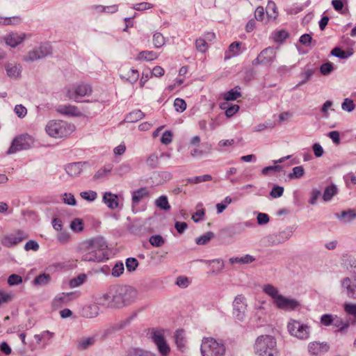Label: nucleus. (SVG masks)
Returning a JSON list of instances; mask_svg holds the SVG:
<instances>
[{
	"label": "nucleus",
	"instance_id": "nucleus-57",
	"mask_svg": "<svg viewBox=\"0 0 356 356\" xmlns=\"http://www.w3.org/2000/svg\"><path fill=\"white\" fill-rule=\"evenodd\" d=\"M293 232L291 228L286 229L284 230L282 232H280L277 235V237H279V243L285 241L288 239H289L292 236Z\"/></svg>",
	"mask_w": 356,
	"mask_h": 356
},
{
	"label": "nucleus",
	"instance_id": "nucleus-45",
	"mask_svg": "<svg viewBox=\"0 0 356 356\" xmlns=\"http://www.w3.org/2000/svg\"><path fill=\"white\" fill-rule=\"evenodd\" d=\"M95 337H88L86 339H83L79 341L77 348L79 350H86L88 347L92 346L95 343Z\"/></svg>",
	"mask_w": 356,
	"mask_h": 356
},
{
	"label": "nucleus",
	"instance_id": "nucleus-34",
	"mask_svg": "<svg viewBox=\"0 0 356 356\" xmlns=\"http://www.w3.org/2000/svg\"><path fill=\"white\" fill-rule=\"evenodd\" d=\"M254 258L250 255V254H245L243 257H231L229 259V262L231 264H250L254 261Z\"/></svg>",
	"mask_w": 356,
	"mask_h": 356
},
{
	"label": "nucleus",
	"instance_id": "nucleus-13",
	"mask_svg": "<svg viewBox=\"0 0 356 356\" xmlns=\"http://www.w3.org/2000/svg\"><path fill=\"white\" fill-rule=\"evenodd\" d=\"M152 339L154 343L156 345L159 353L163 356H167L169 354L170 349L168 344L164 339L162 333L159 331L153 332L152 334Z\"/></svg>",
	"mask_w": 356,
	"mask_h": 356
},
{
	"label": "nucleus",
	"instance_id": "nucleus-64",
	"mask_svg": "<svg viewBox=\"0 0 356 356\" xmlns=\"http://www.w3.org/2000/svg\"><path fill=\"white\" fill-rule=\"evenodd\" d=\"M116 173L120 175H122L128 173L131 170V166L129 164L123 163L115 169Z\"/></svg>",
	"mask_w": 356,
	"mask_h": 356
},
{
	"label": "nucleus",
	"instance_id": "nucleus-53",
	"mask_svg": "<svg viewBox=\"0 0 356 356\" xmlns=\"http://www.w3.org/2000/svg\"><path fill=\"white\" fill-rule=\"evenodd\" d=\"M153 43L156 48H160L165 44V38L160 33H156L153 35Z\"/></svg>",
	"mask_w": 356,
	"mask_h": 356
},
{
	"label": "nucleus",
	"instance_id": "nucleus-14",
	"mask_svg": "<svg viewBox=\"0 0 356 356\" xmlns=\"http://www.w3.org/2000/svg\"><path fill=\"white\" fill-rule=\"evenodd\" d=\"M26 35L24 33L10 32L3 37V40L6 45L11 48H15L20 44L26 38Z\"/></svg>",
	"mask_w": 356,
	"mask_h": 356
},
{
	"label": "nucleus",
	"instance_id": "nucleus-27",
	"mask_svg": "<svg viewBox=\"0 0 356 356\" xmlns=\"http://www.w3.org/2000/svg\"><path fill=\"white\" fill-rule=\"evenodd\" d=\"M331 54L341 59H347L353 54L352 49L343 51L340 47H336L331 51Z\"/></svg>",
	"mask_w": 356,
	"mask_h": 356
},
{
	"label": "nucleus",
	"instance_id": "nucleus-47",
	"mask_svg": "<svg viewBox=\"0 0 356 356\" xmlns=\"http://www.w3.org/2000/svg\"><path fill=\"white\" fill-rule=\"evenodd\" d=\"M305 175V170L302 166H296L292 169V172L289 175L291 179H300Z\"/></svg>",
	"mask_w": 356,
	"mask_h": 356
},
{
	"label": "nucleus",
	"instance_id": "nucleus-54",
	"mask_svg": "<svg viewBox=\"0 0 356 356\" xmlns=\"http://www.w3.org/2000/svg\"><path fill=\"white\" fill-rule=\"evenodd\" d=\"M174 107L176 111L182 113L186 108V103L182 99L176 98L174 101Z\"/></svg>",
	"mask_w": 356,
	"mask_h": 356
},
{
	"label": "nucleus",
	"instance_id": "nucleus-33",
	"mask_svg": "<svg viewBox=\"0 0 356 356\" xmlns=\"http://www.w3.org/2000/svg\"><path fill=\"white\" fill-rule=\"evenodd\" d=\"M145 116L140 110H135L130 112L125 118L124 120L127 122H136L141 120Z\"/></svg>",
	"mask_w": 356,
	"mask_h": 356
},
{
	"label": "nucleus",
	"instance_id": "nucleus-15",
	"mask_svg": "<svg viewBox=\"0 0 356 356\" xmlns=\"http://www.w3.org/2000/svg\"><path fill=\"white\" fill-rule=\"evenodd\" d=\"M330 347L327 343L313 341L308 344V351L313 355H321L327 353Z\"/></svg>",
	"mask_w": 356,
	"mask_h": 356
},
{
	"label": "nucleus",
	"instance_id": "nucleus-56",
	"mask_svg": "<svg viewBox=\"0 0 356 356\" xmlns=\"http://www.w3.org/2000/svg\"><path fill=\"white\" fill-rule=\"evenodd\" d=\"M355 107V106L353 101L349 98H346L341 104V108L348 112L353 111Z\"/></svg>",
	"mask_w": 356,
	"mask_h": 356
},
{
	"label": "nucleus",
	"instance_id": "nucleus-11",
	"mask_svg": "<svg viewBox=\"0 0 356 356\" xmlns=\"http://www.w3.org/2000/svg\"><path fill=\"white\" fill-rule=\"evenodd\" d=\"M28 236V234L24 231L18 229L15 232L11 233L3 237L1 243L3 245L10 248L26 239Z\"/></svg>",
	"mask_w": 356,
	"mask_h": 356
},
{
	"label": "nucleus",
	"instance_id": "nucleus-28",
	"mask_svg": "<svg viewBox=\"0 0 356 356\" xmlns=\"http://www.w3.org/2000/svg\"><path fill=\"white\" fill-rule=\"evenodd\" d=\"M337 193L338 189L337 186L334 184H331L325 188L323 195V199L325 202H329Z\"/></svg>",
	"mask_w": 356,
	"mask_h": 356
},
{
	"label": "nucleus",
	"instance_id": "nucleus-32",
	"mask_svg": "<svg viewBox=\"0 0 356 356\" xmlns=\"http://www.w3.org/2000/svg\"><path fill=\"white\" fill-rule=\"evenodd\" d=\"M240 90V87L236 86L224 94V99L227 101L236 100L237 98L241 97Z\"/></svg>",
	"mask_w": 356,
	"mask_h": 356
},
{
	"label": "nucleus",
	"instance_id": "nucleus-10",
	"mask_svg": "<svg viewBox=\"0 0 356 356\" xmlns=\"http://www.w3.org/2000/svg\"><path fill=\"white\" fill-rule=\"evenodd\" d=\"M247 305L245 298L242 295L236 296L233 302V314L238 321H243L245 317Z\"/></svg>",
	"mask_w": 356,
	"mask_h": 356
},
{
	"label": "nucleus",
	"instance_id": "nucleus-4",
	"mask_svg": "<svg viewBox=\"0 0 356 356\" xmlns=\"http://www.w3.org/2000/svg\"><path fill=\"white\" fill-rule=\"evenodd\" d=\"M74 130V124L63 120H50L45 127L47 134L55 138H67Z\"/></svg>",
	"mask_w": 356,
	"mask_h": 356
},
{
	"label": "nucleus",
	"instance_id": "nucleus-36",
	"mask_svg": "<svg viewBox=\"0 0 356 356\" xmlns=\"http://www.w3.org/2000/svg\"><path fill=\"white\" fill-rule=\"evenodd\" d=\"M51 280V276L47 273H42L35 277L33 283L38 286H44L49 283Z\"/></svg>",
	"mask_w": 356,
	"mask_h": 356
},
{
	"label": "nucleus",
	"instance_id": "nucleus-9",
	"mask_svg": "<svg viewBox=\"0 0 356 356\" xmlns=\"http://www.w3.org/2000/svg\"><path fill=\"white\" fill-rule=\"evenodd\" d=\"M92 92V89L90 85L82 83L68 88L66 95L69 99L78 102L80 97L90 95Z\"/></svg>",
	"mask_w": 356,
	"mask_h": 356
},
{
	"label": "nucleus",
	"instance_id": "nucleus-37",
	"mask_svg": "<svg viewBox=\"0 0 356 356\" xmlns=\"http://www.w3.org/2000/svg\"><path fill=\"white\" fill-rule=\"evenodd\" d=\"M266 14L268 19H275L277 17V7L273 1H268L266 9Z\"/></svg>",
	"mask_w": 356,
	"mask_h": 356
},
{
	"label": "nucleus",
	"instance_id": "nucleus-42",
	"mask_svg": "<svg viewBox=\"0 0 356 356\" xmlns=\"http://www.w3.org/2000/svg\"><path fill=\"white\" fill-rule=\"evenodd\" d=\"M70 229L74 232H81L83 229V221L81 218H74L70 225Z\"/></svg>",
	"mask_w": 356,
	"mask_h": 356
},
{
	"label": "nucleus",
	"instance_id": "nucleus-39",
	"mask_svg": "<svg viewBox=\"0 0 356 356\" xmlns=\"http://www.w3.org/2000/svg\"><path fill=\"white\" fill-rule=\"evenodd\" d=\"M202 145L204 147V149H194L191 152V155L193 157L201 156L211 152L212 145L210 143H205Z\"/></svg>",
	"mask_w": 356,
	"mask_h": 356
},
{
	"label": "nucleus",
	"instance_id": "nucleus-41",
	"mask_svg": "<svg viewBox=\"0 0 356 356\" xmlns=\"http://www.w3.org/2000/svg\"><path fill=\"white\" fill-rule=\"evenodd\" d=\"M155 204L157 207L162 210L168 211L170 209V205L166 196L161 195L156 200Z\"/></svg>",
	"mask_w": 356,
	"mask_h": 356
},
{
	"label": "nucleus",
	"instance_id": "nucleus-49",
	"mask_svg": "<svg viewBox=\"0 0 356 356\" xmlns=\"http://www.w3.org/2000/svg\"><path fill=\"white\" fill-rule=\"evenodd\" d=\"M314 70L309 69L305 71L304 72L300 74V76L302 77V79L300 82H299L296 86L295 88H298L302 84L307 83L313 76Z\"/></svg>",
	"mask_w": 356,
	"mask_h": 356
},
{
	"label": "nucleus",
	"instance_id": "nucleus-8",
	"mask_svg": "<svg viewBox=\"0 0 356 356\" xmlns=\"http://www.w3.org/2000/svg\"><path fill=\"white\" fill-rule=\"evenodd\" d=\"M51 46L49 43L41 44L38 47L34 48L24 56V60L26 62H33L42 59L51 54Z\"/></svg>",
	"mask_w": 356,
	"mask_h": 356
},
{
	"label": "nucleus",
	"instance_id": "nucleus-29",
	"mask_svg": "<svg viewBox=\"0 0 356 356\" xmlns=\"http://www.w3.org/2000/svg\"><path fill=\"white\" fill-rule=\"evenodd\" d=\"M264 291L270 296L273 299V303L275 302L277 297H280L281 294H280L278 289L273 286L272 284H266L263 287Z\"/></svg>",
	"mask_w": 356,
	"mask_h": 356
},
{
	"label": "nucleus",
	"instance_id": "nucleus-44",
	"mask_svg": "<svg viewBox=\"0 0 356 356\" xmlns=\"http://www.w3.org/2000/svg\"><path fill=\"white\" fill-rule=\"evenodd\" d=\"M127 356H155L152 353L140 348H132L127 353Z\"/></svg>",
	"mask_w": 356,
	"mask_h": 356
},
{
	"label": "nucleus",
	"instance_id": "nucleus-40",
	"mask_svg": "<svg viewBox=\"0 0 356 356\" xmlns=\"http://www.w3.org/2000/svg\"><path fill=\"white\" fill-rule=\"evenodd\" d=\"M214 237V233L212 232H207L204 234L197 237L195 239V243L199 245H204L207 244Z\"/></svg>",
	"mask_w": 356,
	"mask_h": 356
},
{
	"label": "nucleus",
	"instance_id": "nucleus-20",
	"mask_svg": "<svg viewBox=\"0 0 356 356\" xmlns=\"http://www.w3.org/2000/svg\"><path fill=\"white\" fill-rule=\"evenodd\" d=\"M88 162H75L69 163L65 166L66 172L71 177L79 176L82 172L83 167L87 165Z\"/></svg>",
	"mask_w": 356,
	"mask_h": 356
},
{
	"label": "nucleus",
	"instance_id": "nucleus-35",
	"mask_svg": "<svg viewBox=\"0 0 356 356\" xmlns=\"http://www.w3.org/2000/svg\"><path fill=\"white\" fill-rule=\"evenodd\" d=\"M22 19L19 16L13 17H1L0 16V25H15L21 22Z\"/></svg>",
	"mask_w": 356,
	"mask_h": 356
},
{
	"label": "nucleus",
	"instance_id": "nucleus-1",
	"mask_svg": "<svg viewBox=\"0 0 356 356\" xmlns=\"http://www.w3.org/2000/svg\"><path fill=\"white\" fill-rule=\"evenodd\" d=\"M137 297L138 291L134 287L115 284L97 298V303L106 308L121 309L134 303Z\"/></svg>",
	"mask_w": 356,
	"mask_h": 356
},
{
	"label": "nucleus",
	"instance_id": "nucleus-51",
	"mask_svg": "<svg viewBox=\"0 0 356 356\" xmlns=\"http://www.w3.org/2000/svg\"><path fill=\"white\" fill-rule=\"evenodd\" d=\"M81 197L89 202L95 201L97 197V193L93 191H83L80 193Z\"/></svg>",
	"mask_w": 356,
	"mask_h": 356
},
{
	"label": "nucleus",
	"instance_id": "nucleus-52",
	"mask_svg": "<svg viewBox=\"0 0 356 356\" xmlns=\"http://www.w3.org/2000/svg\"><path fill=\"white\" fill-rule=\"evenodd\" d=\"M138 266V261L134 257H129L126 260V268L129 272L134 271Z\"/></svg>",
	"mask_w": 356,
	"mask_h": 356
},
{
	"label": "nucleus",
	"instance_id": "nucleus-7",
	"mask_svg": "<svg viewBox=\"0 0 356 356\" xmlns=\"http://www.w3.org/2000/svg\"><path fill=\"white\" fill-rule=\"evenodd\" d=\"M33 137L29 134L20 135L15 138L7 154H11L20 150L28 149L33 145Z\"/></svg>",
	"mask_w": 356,
	"mask_h": 356
},
{
	"label": "nucleus",
	"instance_id": "nucleus-59",
	"mask_svg": "<svg viewBox=\"0 0 356 356\" xmlns=\"http://www.w3.org/2000/svg\"><path fill=\"white\" fill-rule=\"evenodd\" d=\"M283 193L284 188L282 186L275 185L270 193V195L273 198H277L281 197L283 195Z\"/></svg>",
	"mask_w": 356,
	"mask_h": 356
},
{
	"label": "nucleus",
	"instance_id": "nucleus-3",
	"mask_svg": "<svg viewBox=\"0 0 356 356\" xmlns=\"http://www.w3.org/2000/svg\"><path fill=\"white\" fill-rule=\"evenodd\" d=\"M254 351L259 356H278L275 338L270 335L258 337L254 343Z\"/></svg>",
	"mask_w": 356,
	"mask_h": 356
},
{
	"label": "nucleus",
	"instance_id": "nucleus-61",
	"mask_svg": "<svg viewBox=\"0 0 356 356\" xmlns=\"http://www.w3.org/2000/svg\"><path fill=\"white\" fill-rule=\"evenodd\" d=\"M124 270V268L123 264L121 262L117 263L112 269V275L114 277H118L123 273Z\"/></svg>",
	"mask_w": 356,
	"mask_h": 356
},
{
	"label": "nucleus",
	"instance_id": "nucleus-60",
	"mask_svg": "<svg viewBox=\"0 0 356 356\" xmlns=\"http://www.w3.org/2000/svg\"><path fill=\"white\" fill-rule=\"evenodd\" d=\"M14 111L19 118H24L27 114V109L22 104H18L15 106Z\"/></svg>",
	"mask_w": 356,
	"mask_h": 356
},
{
	"label": "nucleus",
	"instance_id": "nucleus-43",
	"mask_svg": "<svg viewBox=\"0 0 356 356\" xmlns=\"http://www.w3.org/2000/svg\"><path fill=\"white\" fill-rule=\"evenodd\" d=\"M211 180H212V177L210 175H204L187 179L188 183L190 184H199L201 182L208 181Z\"/></svg>",
	"mask_w": 356,
	"mask_h": 356
},
{
	"label": "nucleus",
	"instance_id": "nucleus-50",
	"mask_svg": "<svg viewBox=\"0 0 356 356\" xmlns=\"http://www.w3.org/2000/svg\"><path fill=\"white\" fill-rule=\"evenodd\" d=\"M149 241L154 247H161L165 243V240L161 235L152 236Z\"/></svg>",
	"mask_w": 356,
	"mask_h": 356
},
{
	"label": "nucleus",
	"instance_id": "nucleus-26",
	"mask_svg": "<svg viewBox=\"0 0 356 356\" xmlns=\"http://www.w3.org/2000/svg\"><path fill=\"white\" fill-rule=\"evenodd\" d=\"M149 195L148 191L145 187H141L132 193V202L137 204L143 197Z\"/></svg>",
	"mask_w": 356,
	"mask_h": 356
},
{
	"label": "nucleus",
	"instance_id": "nucleus-23",
	"mask_svg": "<svg viewBox=\"0 0 356 356\" xmlns=\"http://www.w3.org/2000/svg\"><path fill=\"white\" fill-rule=\"evenodd\" d=\"M56 111L58 113L66 115L78 116L80 115L79 111L74 106L60 105L56 108Z\"/></svg>",
	"mask_w": 356,
	"mask_h": 356
},
{
	"label": "nucleus",
	"instance_id": "nucleus-24",
	"mask_svg": "<svg viewBox=\"0 0 356 356\" xmlns=\"http://www.w3.org/2000/svg\"><path fill=\"white\" fill-rule=\"evenodd\" d=\"M175 341L179 350L184 351L186 348V337L183 330H178L175 333Z\"/></svg>",
	"mask_w": 356,
	"mask_h": 356
},
{
	"label": "nucleus",
	"instance_id": "nucleus-12",
	"mask_svg": "<svg viewBox=\"0 0 356 356\" xmlns=\"http://www.w3.org/2000/svg\"><path fill=\"white\" fill-rule=\"evenodd\" d=\"M274 305L280 309L284 311H293L300 306V303L296 299L288 298L282 295L277 297Z\"/></svg>",
	"mask_w": 356,
	"mask_h": 356
},
{
	"label": "nucleus",
	"instance_id": "nucleus-17",
	"mask_svg": "<svg viewBox=\"0 0 356 356\" xmlns=\"http://www.w3.org/2000/svg\"><path fill=\"white\" fill-rule=\"evenodd\" d=\"M102 202L110 209L114 210L119 207V197L118 195L111 192H105L103 195Z\"/></svg>",
	"mask_w": 356,
	"mask_h": 356
},
{
	"label": "nucleus",
	"instance_id": "nucleus-18",
	"mask_svg": "<svg viewBox=\"0 0 356 356\" xmlns=\"http://www.w3.org/2000/svg\"><path fill=\"white\" fill-rule=\"evenodd\" d=\"M260 56L262 59V65H270L276 58V49L268 47L260 52Z\"/></svg>",
	"mask_w": 356,
	"mask_h": 356
},
{
	"label": "nucleus",
	"instance_id": "nucleus-63",
	"mask_svg": "<svg viewBox=\"0 0 356 356\" xmlns=\"http://www.w3.org/2000/svg\"><path fill=\"white\" fill-rule=\"evenodd\" d=\"M332 70L333 64L330 62L325 63L320 67V71L323 75H328Z\"/></svg>",
	"mask_w": 356,
	"mask_h": 356
},
{
	"label": "nucleus",
	"instance_id": "nucleus-31",
	"mask_svg": "<svg viewBox=\"0 0 356 356\" xmlns=\"http://www.w3.org/2000/svg\"><path fill=\"white\" fill-rule=\"evenodd\" d=\"M121 79H125L131 83H136L139 78V72L137 70L130 69L128 72L123 75H120Z\"/></svg>",
	"mask_w": 356,
	"mask_h": 356
},
{
	"label": "nucleus",
	"instance_id": "nucleus-19",
	"mask_svg": "<svg viewBox=\"0 0 356 356\" xmlns=\"http://www.w3.org/2000/svg\"><path fill=\"white\" fill-rule=\"evenodd\" d=\"M5 70L8 76L17 79L21 76L22 65L16 63H7L5 64Z\"/></svg>",
	"mask_w": 356,
	"mask_h": 356
},
{
	"label": "nucleus",
	"instance_id": "nucleus-48",
	"mask_svg": "<svg viewBox=\"0 0 356 356\" xmlns=\"http://www.w3.org/2000/svg\"><path fill=\"white\" fill-rule=\"evenodd\" d=\"M333 325L338 327V331L344 333L349 326L348 322H343L341 318H335Z\"/></svg>",
	"mask_w": 356,
	"mask_h": 356
},
{
	"label": "nucleus",
	"instance_id": "nucleus-38",
	"mask_svg": "<svg viewBox=\"0 0 356 356\" xmlns=\"http://www.w3.org/2000/svg\"><path fill=\"white\" fill-rule=\"evenodd\" d=\"M99 307L96 305H92L86 307L83 309V315L87 318H95L99 314Z\"/></svg>",
	"mask_w": 356,
	"mask_h": 356
},
{
	"label": "nucleus",
	"instance_id": "nucleus-6",
	"mask_svg": "<svg viewBox=\"0 0 356 356\" xmlns=\"http://www.w3.org/2000/svg\"><path fill=\"white\" fill-rule=\"evenodd\" d=\"M287 330L290 335L300 340H307L310 336V327L294 319L288 322Z\"/></svg>",
	"mask_w": 356,
	"mask_h": 356
},
{
	"label": "nucleus",
	"instance_id": "nucleus-46",
	"mask_svg": "<svg viewBox=\"0 0 356 356\" xmlns=\"http://www.w3.org/2000/svg\"><path fill=\"white\" fill-rule=\"evenodd\" d=\"M86 280V275L85 274H80L70 281V286L72 288L79 286L84 283Z\"/></svg>",
	"mask_w": 356,
	"mask_h": 356
},
{
	"label": "nucleus",
	"instance_id": "nucleus-55",
	"mask_svg": "<svg viewBox=\"0 0 356 356\" xmlns=\"http://www.w3.org/2000/svg\"><path fill=\"white\" fill-rule=\"evenodd\" d=\"M146 163L152 169L157 168L159 163L158 156L154 154H151L147 159Z\"/></svg>",
	"mask_w": 356,
	"mask_h": 356
},
{
	"label": "nucleus",
	"instance_id": "nucleus-62",
	"mask_svg": "<svg viewBox=\"0 0 356 356\" xmlns=\"http://www.w3.org/2000/svg\"><path fill=\"white\" fill-rule=\"evenodd\" d=\"M22 282L21 276L17 274H12L8 278V283L10 286L17 285Z\"/></svg>",
	"mask_w": 356,
	"mask_h": 356
},
{
	"label": "nucleus",
	"instance_id": "nucleus-21",
	"mask_svg": "<svg viewBox=\"0 0 356 356\" xmlns=\"http://www.w3.org/2000/svg\"><path fill=\"white\" fill-rule=\"evenodd\" d=\"M341 288L346 289V295L356 299V284H352L351 280L346 277L341 281Z\"/></svg>",
	"mask_w": 356,
	"mask_h": 356
},
{
	"label": "nucleus",
	"instance_id": "nucleus-2",
	"mask_svg": "<svg viewBox=\"0 0 356 356\" xmlns=\"http://www.w3.org/2000/svg\"><path fill=\"white\" fill-rule=\"evenodd\" d=\"M106 243L103 237H96L83 241L79 247V252L81 259L85 261L101 262L108 259Z\"/></svg>",
	"mask_w": 356,
	"mask_h": 356
},
{
	"label": "nucleus",
	"instance_id": "nucleus-58",
	"mask_svg": "<svg viewBox=\"0 0 356 356\" xmlns=\"http://www.w3.org/2000/svg\"><path fill=\"white\" fill-rule=\"evenodd\" d=\"M231 202L232 199L229 196L226 197L221 203L216 204L217 213H221Z\"/></svg>",
	"mask_w": 356,
	"mask_h": 356
},
{
	"label": "nucleus",
	"instance_id": "nucleus-5",
	"mask_svg": "<svg viewBox=\"0 0 356 356\" xmlns=\"http://www.w3.org/2000/svg\"><path fill=\"white\" fill-rule=\"evenodd\" d=\"M202 356H225V345L212 337H204L200 347Z\"/></svg>",
	"mask_w": 356,
	"mask_h": 356
},
{
	"label": "nucleus",
	"instance_id": "nucleus-25",
	"mask_svg": "<svg viewBox=\"0 0 356 356\" xmlns=\"http://www.w3.org/2000/svg\"><path fill=\"white\" fill-rule=\"evenodd\" d=\"M113 170V165L108 164L98 170L93 176L95 180H100L108 177Z\"/></svg>",
	"mask_w": 356,
	"mask_h": 356
},
{
	"label": "nucleus",
	"instance_id": "nucleus-16",
	"mask_svg": "<svg viewBox=\"0 0 356 356\" xmlns=\"http://www.w3.org/2000/svg\"><path fill=\"white\" fill-rule=\"evenodd\" d=\"M78 297L79 293L76 292L62 293L54 299L53 305L56 307H61L62 305L67 304Z\"/></svg>",
	"mask_w": 356,
	"mask_h": 356
},
{
	"label": "nucleus",
	"instance_id": "nucleus-22",
	"mask_svg": "<svg viewBox=\"0 0 356 356\" xmlns=\"http://www.w3.org/2000/svg\"><path fill=\"white\" fill-rule=\"evenodd\" d=\"M335 216L340 222L346 224L356 218V211L354 209L342 211L340 213H335Z\"/></svg>",
	"mask_w": 356,
	"mask_h": 356
},
{
	"label": "nucleus",
	"instance_id": "nucleus-30",
	"mask_svg": "<svg viewBox=\"0 0 356 356\" xmlns=\"http://www.w3.org/2000/svg\"><path fill=\"white\" fill-rule=\"evenodd\" d=\"M158 58L157 53L153 51H143L137 56L138 60L152 61Z\"/></svg>",
	"mask_w": 356,
	"mask_h": 356
}]
</instances>
